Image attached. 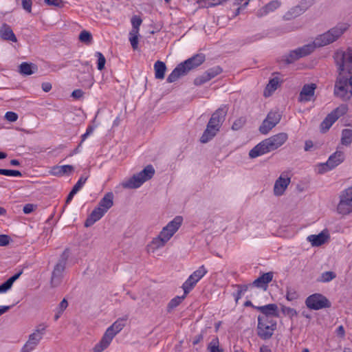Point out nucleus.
I'll list each match as a JSON object with an SVG mask.
<instances>
[{
    "instance_id": "obj_1",
    "label": "nucleus",
    "mask_w": 352,
    "mask_h": 352,
    "mask_svg": "<svg viewBox=\"0 0 352 352\" xmlns=\"http://www.w3.org/2000/svg\"><path fill=\"white\" fill-rule=\"evenodd\" d=\"M334 59L339 74L333 93L342 100H348L352 97V48L336 52Z\"/></svg>"
},
{
    "instance_id": "obj_2",
    "label": "nucleus",
    "mask_w": 352,
    "mask_h": 352,
    "mask_svg": "<svg viewBox=\"0 0 352 352\" xmlns=\"http://www.w3.org/2000/svg\"><path fill=\"white\" fill-rule=\"evenodd\" d=\"M350 25L347 22H339L327 32L317 36L314 42L308 43L285 56V61L292 63L298 59L310 54L316 47H324L337 41L349 30Z\"/></svg>"
},
{
    "instance_id": "obj_3",
    "label": "nucleus",
    "mask_w": 352,
    "mask_h": 352,
    "mask_svg": "<svg viewBox=\"0 0 352 352\" xmlns=\"http://www.w3.org/2000/svg\"><path fill=\"white\" fill-rule=\"evenodd\" d=\"M350 25L347 22H339L327 32L317 36L314 42L308 43L285 56V61L292 63L298 59L310 54L316 47H324L337 41L349 30Z\"/></svg>"
},
{
    "instance_id": "obj_4",
    "label": "nucleus",
    "mask_w": 352,
    "mask_h": 352,
    "mask_svg": "<svg viewBox=\"0 0 352 352\" xmlns=\"http://www.w3.org/2000/svg\"><path fill=\"white\" fill-rule=\"evenodd\" d=\"M288 140V134L284 132L274 135L256 144L249 152V157L256 158L283 146Z\"/></svg>"
},
{
    "instance_id": "obj_5",
    "label": "nucleus",
    "mask_w": 352,
    "mask_h": 352,
    "mask_svg": "<svg viewBox=\"0 0 352 352\" xmlns=\"http://www.w3.org/2000/svg\"><path fill=\"white\" fill-rule=\"evenodd\" d=\"M126 318H120L107 328L100 341L93 348V352H102L109 347L113 338L126 324Z\"/></svg>"
},
{
    "instance_id": "obj_6",
    "label": "nucleus",
    "mask_w": 352,
    "mask_h": 352,
    "mask_svg": "<svg viewBox=\"0 0 352 352\" xmlns=\"http://www.w3.org/2000/svg\"><path fill=\"white\" fill-rule=\"evenodd\" d=\"M113 194L111 192L106 193L99 201L98 206L91 212L87 219L85 226L89 227L94 225L96 221L100 220L104 214L113 205Z\"/></svg>"
},
{
    "instance_id": "obj_7",
    "label": "nucleus",
    "mask_w": 352,
    "mask_h": 352,
    "mask_svg": "<svg viewBox=\"0 0 352 352\" xmlns=\"http://www.w3.org/2000/svg\"><path fill=\"white\" fill-rule=\"evenodd\" d=\"M47 327L45 322L36 325L32 333L28 336V340L21 349L20 352H32L35 350L43 338Z\"/></svg>"
},
{
    "instance_id": "obj_8",
    "label": "nucleus",
    "mask_w": 352,
    "mask_h": 352,
    "mask_svg": "<svg viewBox=\"0 0 352 352\" xmlns=\"http://www.w3.org/2000/svg\"><path fill=\"white\" fill-rule=\"evenodd\" d=\"M155 173V169L151 165L145 167L140 173L135 174L133 177L122 183L124 188H138L145 182L152 178Z\"/></svg>"
},
{
    "instance_id": "obj_9",
    "label": "nucleus",
    "mask_w": 352,
    "mask_h": 352,
    "mask_svg": "<svg viewBox=\"0 0 352 352\" xmlns=\"http://www.w3.org/2000/svg\"><path fill=\"white\" fill-rule=\"evenodd\" d=\"M276 320H268L265 318H258L257 334L262 340H268L274 334L276 329Z\"/></svg>"
},
{
    "instance_id": "obj_10",
    "label": "nucleus",
    "mask_w": 352,
    "mask_h": 352,
    "mask_svg": "<svg viewBox=\"0 0 352 352\" xmlns=\"http://www.w3.org/2000/svg\"><path fill=\"white\" fill-rule=\"evenodd\" d=\"M208 270L204 265L200 266L187 280L183 283L182 289L185 294H188L197 285V283L207 274Z\"/></svg>"
},
{
    "instance_id": "obj_11",
    "label": "nucleus",
    "mask_w": 352,
    "mask_h": 352,
    "mask_svg": "<svg viewBox=\"0 0 352 352\" xmlns=\"http://www.w3.org/2000/svg\"><path fill=\"white\" fill-rule=\"evenodd\" d=\"M347 111V107L344 104L340 105L333 111L329 113L320 124L321 130L324 132L329 129L333 124Z\"/></svg>"
},
{
    "instance_id": "obj_12",
    "label": "nucleus",
    "mask_w": 352,
    "mask_h": 352,
    "mask_svg": "<svg viewBox=\"0 0 352 352\" xmlns=\"http://www.w3.org/2000/svg\"><path fill=\"white\" fill-rule=\"evenodd\" d=\"M345 155L343 151H336L331 155L325 164L320 165L318 173L322 174L327 171L333 169L344 162Z\"/></svg>"
},
{
    "instance_id": "obj_13",
    "label": "nucleus",
    "mask_w": 352,
    "mask_h": 352,
    "mask_svg": "<svg viewBox=\"0 0 352 352\" xmlns=\"http://www.w3.org/2000/svg\"><path fill=\"white\" fill-rule=\"evenodd\" d=\"M182 222L183 218L181 216L175 217L172 221H170L166 226L162 228L160 232V234L168 242L179 230L182 224Z\"/></svg>"
},
{
    "instance_id": "obj_14",
    "label": "nucleus",
    "mask_w": 352,
    "mask_h": 352,
    "mask_svg": "<svg viewBox=\"0 0 352 352\" xmlns=\"http://www.w3.org/2000/svg\"><path fill=\"white\" fill-rule=\"evenodd\" d=\"M305 304L311 309L318 310L330 307L328 299L320 294L309 296L305 300Z\"/></svg>"
},
{
    "instance_id": "obj_15",
    "label": "nucleus",
    "mask_w": 352,
    "mask_h": 352,
    "mask_svg": "<svg viewBox=\"0 0 352 352\" xmlns=\"http://www.w3.org/2000/svg\"><path fill=\"white\" fill-rule=\"evenodd\" d=\"M67 256L63 254L61 259L55 265L51 278V285L53 287H57L61 282L63 272L65 269Z\"/></svg>"
},
{
    "instance_id": "obj_16",
    "label": "nucleus",
    "mask_w": 352,
    "mask_h": 352,
    "mask_svg": "<svg viewBox=\"0 0 352 352\" xmlns=\"http://www.w3.org/2000/svg\"><path fill=\"white\" fill-rule=\"evenodd\" d=\"M280 120V115L274 111H270L266 118L263 120L259 127V131L262 134H267L272 130Z\"/></svg>"
},
{
    "instance_id": "obj_17",
    "label": "nucleus",
    "mask_w": 352,
    "mask_h": 352,
    "mask_svg": "<svg viewBox=\"0 0 352 352\" xmlns=\"http://www.w3.org/2000/svg\"><path fill=\"white\" fill-rule=\"evenodd\" d=\"M254 308L261 311V314L258 318H265L268 320H275L278 317V308L276 304H268L264 306H255Z\"/></svg>"
},
{
    "instance_id": "obj_18",
    "label": "nucleus",
    "mask_w": 352,
    "mask_h": 352,
    "mask_svg": "<svg viewBox=\"0 0 352 352\" xmlns=\"http://www.w3.org/2000/svg\"><path fill=\"white\" fill-rule=\"evenodd\" d=\"M222 72V69L219 66H214L212 68L208 69L203 74L197 77L194 83L195 85H201L206 82L214 78Z\"/></svg>"
},
{
    "instance_id": "obj_19",
    "label": "nucleus",
    "mask_w": 352,
    "mask_h": 352,
    "mask_svg": "<svg viewBox=\"0 0 352 352\" xmlns=\"http://www.w3.org/2000/svg\"><path fill=\"white\" fill-rule=\"evenodd\" d=\"M316 87L317 86L315 83L305 85L299 94L298 101L305 103L312 100Z\"/></svg>"
},
{
    "instance_id": "obj_20",
    "label": "nucleus",
    "mask_w": 352,
    "mask_h": 352,
    "mask_svg": "<svg viewBox=\"0 0 352 352\" xmlns=\"http://www.w3.org/2000/svg\"><path fill=\"white\" fill-rule=\"evenodd\" d=\"M227 114L226 107L219 108L211 116L208 124L213 125L220 130V128L225 120Z\"/></svg>"
},
{
    "instance_id": "obj_21",
    "label": "nucleus",
    "mask_w": 352,
    "mask_h": 352,
    "mask_svg": "<svg viewBox=\"0 0 352 352\" xmlns=\"http://www.w3.org/2000/svg\"><path fill=\"white\" fill-rule=\"evenodd\" d=\"M330 238L329 233L327 230H324L318 234H311L307 236V240L313 247H318L329 241Z\"/></svg>"
},
{
    "instance_id": "obj_22",
    "label": "nucleus",
    "mask_w": 352,
    "mask_h": 352,
    "mask_svg": "<svg viewBox=\"0 0 352 352\" xmlns=\"http://www.w3.org/2000/svg\"><path fill=\"white\" fill-rule=\"evenodd\" d=\"M290 183V178L285 174H281L276 179L274 186V192L276 196L282 195Z\"/></svg>"
},
{
    "instance_id": "obj_23",
    "label": "nucleus",
    "mask_w": 352,
    "mask_h": 352,
    "mask_svg": "<svg viewBox=\"0 0 352 352\" xmlns=\"http://www.w3.org/2000/svg\"><path fill=\"white\" fill-rule=\"evenodd\" d=\"M205 60V56L203 54H198L190 58L185 60L182 64L184 65V68L186 69L188 72L191 69L199 66L201 65Z\"/></svg>"
},
{
    "instance_id": "obj_24",
    "label": "nucleus",
    "mask_w": 352,
    "mask_h": 352,
    "mask_svg": "<svg viewBox=\"0 0 352 352\" xmlns=\"http://www.w3.org/2000/svg\"><path fill=\"white\" fill-rule=\"evenodd\" d=\"M74 166L72 165L54 166L50 170V173L54 176H63L69 175L74 171Z\"/></svg>"
},
{
    "instance_id": "obj_25",
    "label": "nucleus",
    "mask_w": 352,
    "mask_h": 352,
    "mask_svg": "<svg viewBox=\"0 0 352 352\" xmlns=\"http://www.w3.org/2000/svg\"><path fill=\"white\" fill-rule=\"evenodd\" d=\"M166 243L167 241L159 234V235L153 238L151 243L147 245V250L148 252L154 253L157 250L163 248Z\"/></svg>"
},
{
    "instance_id": "obj_26",
    "label": "nucleus",
    "mask_w": 352,
    "mask_h": 352,
    "mask_svg": "<svg viewBox=\"0 0 352 352\" xmlns=\"http://www.w3.org/2000/svg\"><path fill=\"white\" fill-rule=\"evenodd\" d=\"M188 71L184 68V65L180 63L179 64L170 74L167 78V82L169 83L175 82L179 78L186 75Z\"/></svg>"
},
{
    "instance_id": "obj_27",
    "label": "nucleus",
    "mask_w": 352,
    "mask_h": 352,
    "mask_svg": "<svg viewBox=\"0 0 352 352\" xmlns=\"http://www.w3.org/2000/svg\"><path fill=\"white\" fill-rule=\"evenodd\" d=\"M273 278L272 272H267L259 276L258 278L254 280L252 285L255 287L264 288L266 289L267 284L272 281Z\"/></svg>"
},
{
    "instance_id": "obj_28",
    "label": "nucleus",
    "mask_w": 352,
    "mask_h": 352,
    "mask_svg": "<svg viewBox=\"0 0 352 352\" xmlns=\"http://www.w3.org/2000/svg\"><path fill=\"white\" fill-rule=\"evenodd\" d=\"M219 131V129L213 125L208 124L206 130L200 138L201 142L204 144L208 142L217 135Z\"/></svg>"
},
{
    "instance_id": "obj_29",
    "label": "nucleus",
    "mask_w": 352,
    "mask_h": 352,
    "mask_svg": "<svg viewBox=\"0 0 352 352\" xmlns=\"http://www.w3.org/2000/svg\"><path fill=\"white\" fill-rule=\"evenodd\" d=\"M0 36L3 40L16 42L17 38L11 28L6 23L3 24L0 28Z\"/></svg>"
},
{
    "instance_id": "obj_30",
    "label": "nucleus",
    "mask_w": 352,
    "mask_h": 352,
    "mask_svg": "<svg viewBox=\"0 0 352 352\" xmlns=\"http://www.w3.org/2000/svg\"><path fill=\"white\" fill-rule=\"evenodd\" d=\"M337 211L342 215L349 214L352 212V202L340 197V202L337 207Z\"/></svg>"
},
{
    "instance_id": "obj_31",
    "label": "nucleus",
    "mask_w": 352,
    "mask_h": 352,
    "mask_svg": "<svg viewBox=\"0 0 352 352\" xmlns=\"http://www.w3.org/2000/svg\"><path fill=\"white\" fill-rule=\"evenodd\" d=\"M280 6V1L277 0H274L270 1L268 4H267L264 8H263L259 13L257 14L259 16H263L264 15L267 14L270 12H273L276 10Z\"/></svg>"
},
{
    "instance_id": "obj_32",
    "label": "nucleus",
    "mask_w": 352,
    "mask_h": 352,
    "mask_svg": "<svg viewBox=\"0 0 352 352\" xmlns=\"http://www.w3.org/2000/svg\"><path fill=\"white\" fill-rule=\"evenodd\" d=\"M155 77L157 79H163L164 78L166 66L162 61L157 60L154 64Z\"/></svg>"
},
{
    "instance_id": "obj_33",
    "label": "nucleus",
    "mask_w": 352,
    "mask_h": 352,
    "mask_svg": "<svg viewBox=\"0 0 352 352\" xmlns=\"http://www.w3.org/2000/svg\"><path fill=\"white\" fill-rule=\"evenodd\" d=\"M22 271L14 274L10 278H8L5 283L0 285V294L7 292L12 286L15 280H16L21 275Z\"/></svg>"
},
{
    "instance_id": "obj_34",
    "label": "nucleus",
    "mask_w": 352,
    "mask_h": 352,
    "mask_svg": "<svg viewBox=\"0 0 352 352\" xmlns=\"http://www.w3.org/2000/svg\"><path fill=\"white\" fill-rule=\"evenodd\" d=\"M278 82L279 81L277 78L271 79L264 91V96L265 97L271 96L272 94L277 89Z\"/></svg>"
},
{
    "instance_id": "obj_35",
    "label": "nucleus",
    "mask_w": 352,
    "mask_h": 352,
    "mask_svg": "<svg viewBox=\"0 0 352 352\" xmlns=\"http://www.w3.org/2000/svg\"><path fill=\"white\" fill-rule=\"evenodd\" d=\"M20 72L24 75H31L34 74L36 69L37 67L34 64H29L28 63H23L21 64L20 67Z\"/></svg>"
},
{
    "instance_id": "obj_36",
    "label": "nucleus",
    "mask_w": 352,
    "mask_h": 352,
    "mask_svg": "<svg viewBox=\"0 0 352 352\" xmlns=\"http://www.w3.org/2000/svg\"><path fill=\"white\" fill-rule=\"evenodd\" d=\"M352 142V129H345L342 131L341 144L349 146Z\"/></svg>"
},
{
    "instance_id": "obj_37",
    "label": "nucleus",
    "mask_w": 352,
    "mask_h": 352,
    "mask_svg": "<svg viewBox=\"0 0 352 352\" xmlns=\"http://www.w3.org/2000/svg\"><path fill=\"white\" fill-rule=\"evenodd\" d=\"M209 352H223V349L219 346V341L217 337L213 338L208 345Z\"/></svg>"
},
{
    "instance_id": "obj_38",
    "label": "nucleus",
    "mask_w": 352,
    "mask_h": 352,
    "mask_svg": "<svg viewBox=\"0 0 352 352\" xmlns=\"http://www.w3.org/2000/svg\"><path fill=\"white\" fill-rule=\"evenodd\" d=\"M186 295L184 294L182 296H176L170 300V301L168 304V311H172L173 309L177 307L180 303L182 302V300L185 298Z\"/></svg>"
},
{
    "instance_id": "obj_39",
    "label": "nucleus",
    "mask_w": 352,
    "mask_h": 352,
    "mask_svg": "<svg viewBox=\"0 0 352 352\" xmlns=\"http://www.w3.org/2000/svg\"><path fill=\"white\" fill-rule=\"evenodd\" d=\"M336 277V274L331 271L323 272L319 279V281L322 283H328L333 280Z\"/></svg>"
},
{
    "instance_id": "obj_40",
    "label": "nucleus",
    "mask_w": 352,
    "mask_h": 352,
    "mask_svg": "<svg viewBox=\"0 0 352 352\" xmlns=\"http://www.w3.org/2000/svg\"><path fill=\"white\" fill-rule=\"evenodd\" d=\"M79 40L85 44H90L92 41V35L88 31L82 30L79 35Z\"/></svg>"
},
{
    "instance_id": "obj_41",
    "label": "nucleus",
    "mask_w": 352,
    "mask_h": 352,
    "mask_svg": "<svg viewBox=\"0 0 352 352\" xmlns=\"http://www.w3.org/2000/svg\"><path fill=\"white\" fill-rule=\"evenodd\" d=\"M281 311L285 316L291 318L297 316V311L294 309L284 305H281Z\"/></svg>"
},
{
    "instance_id": "obj_42",
    "label": "nucleus",
    "mask_w": 352,
    "mask_h": 352,
    "mask_svg": "<svg viewBox=\"0 0 352 352\" xmlns=\"http://www.w3.org/2000/svg\"><path fill=\"white\" fill-rule=\"evenodd\" d=\"M96 57L98 58V69L102 70L106 63V59L101 52H97L95 54Z\"/></svg>"
},
{
    "instance_id": "obj_43",
    "label": "nucleus",
    "mask_w": 352,
    "mask_h": 352,
    "mask_svg": "<svg viewBox=\"0 0 352 352\" xmlns=\"http://www.w3.org/2000/svg\"><path fill=\"white\" fill-rule=\"evenodd\" d=\"M0 175L11 176V177H21L22 175L21 173L19 170L1 169V168H0Z\"/></svg>"
},
{
    "instance_id": "obj_44",
    "label": "nucleus",
    "mask_w": 352,
    "mask_h": 352,
    "mask_svg": "<svg viewBox=\"0 0 352 352\" xmlns=\"http://www.w3.org/2000/svg\"><path fill=\"white\" fill-rule=\"evenodd\" d=\"M298 298V294L296 291L291 287L287 288L286 299L289 301H292Z\"/></svg>"
},
{
    "instance_id": "obj_45",
    "label": "nucleus",
    "mask_w": 352,
    "mask_h": 352,
    "mask_svg": "<svg viewBox=\"0 0 352 352\" xmlns=\"http://www.w3.org/2000/svg\"><path fill=\"white\" fill-rule=\"evenodd\" d=\"M245 123V119L244 118H239L234 122L232 129L235 131L239 130L243 127Z\"/></svg>"
},
{
    "instance_id": "obj_46",
    "label": "nucleus",
    "mask_w": 352,
    "mask_h": 352,
    "mask_svg": "<svg viewBox=\"0 0 352 352\" xmlns=\"http://www.w3.org/2000/svg\"><path fill=\"white\" fill-rule=\"evenodd\" d=\"M87 179V177L82 176L76 182V184L74 186L72 190H74L76 192H78L85 184Z\"/></svg>"
},
{
    "instance_id": "obj_47",
    "label": "nucleus",
    "mask_w": 352,
    "mask_h": 352,
    "mask_svg": "<svg viewBox=\"0 0 352 352\" xmlns=\"http://www.w3.org/2000/svg\"><path fill=\"white\" fill-rule=\"evenodd\" d=\"M340 197L352 202V186L344 190L340 195Z\"/></svg>"
},
{
    "instance_id": "obj_48",
    "label": "nucleus",
    "mask_w": 352,
    "mask_h": 352,
    "mask_svg": "<svg viewBox=\"0 0 352 352\" xmlns=\"http://www.w3.org/2000/svg\"><path fill=\"white\" fill-rule=\"evenodd\" d=\"M18 115L13 111H8L5 114V118L11 122H14L17 120L18 119Z\"/></svg>"
},
{
    "instance_id": "obj_49",
    "label": "nucleus",
    "mask_w": 352,
    "mask_h": 352,
    "mask_svg": "<svg viewBox=\"0 0 352 352\" xmlns=\"http://www.w3.org/2000/svg\"><path fill=\"white\" fill-rule=\"evenodd\" d=\"M48 6H52L58 8H62L64 5L62 0H43Z\"/></svg>"
},
{
    "instance_id": "obj_50",
    "label": "nucleus",
    "mask_w": 352,
    "mask_h": 352,
    "mask_svg": "<svg viewBox=\"0 0 352 352\" xmlns=\"http://www.w3.org/2000/svg\"><path fill=\"white\" fill-rule=\"evenodd\" d=\"M295 10H296V13H286L285 15V18L286 19H291L292 18L300 15L302 12V10L299 6H296Z\"/></svg>"
},
{
    "instance_id": "obj_51",
    "label": "nucleus",
    "mask_w": 352,
    "mask_h": 352,
    "mask_svg": "<svg viewBox=\"0 0 352 352\" xmlns=\"http://www.w3.org/2000/svg\"><path fill=\"white\" fill-rule=\"evenodd\" d=\"M142 22V21L140 17H138L137 16H133L131 19L132 28L139 29Z\"/></svg>"
},
{
    "instance_id": "obj_52",
    "label": "nucleus",
    "mask_w": 352,
    "mask_h": 352,
    "mask_svg": "<svg viewBox=\"0 0 352 352\" xmlns=\"http://www.w3.org/2000/svg\"><path fill=\"white\" fill-rule=\"evenodd\" d=\"M32 0H22L23 8L29 13L32 12Z\"/></svg>"
},
{
    "instance_id": "obj_53",
    "label": "nucleus",
    "mask_w": 352,
    "mask_h": 352,
    "mask_svg": "<svg viewBox=\"0 0 352 352\" xmlns=\"http://www.w3.org/2000/svg\"><path fill=\"white\" fill-rule=\"evenodd\" d=\"M10 243V237L6 234L0 235V246H6Z\"/></svg>"
},
{
    "instance_id": "obj_54",
    "label": "nucleus",
    "mask_w": 352,
    "mask_h": 352,
    "mask_svg": "<svg viewBox=\"0 0 352 352\" xmlns=\"http://www.w3.org/2000/svg\"><path fill=\"white\" fill-rule=\"evenodd\" d=\"M131 47L133 50H137L138 47V37L129 36V38Z\"/></svg>"
},
{
    "instance_id": "obj_55",
    "label": "nucleus",
    "mask_w": 352,
    "mask_h": 352,
    "mask_svg": "<svg viewBox=\"0 0 352 352\" xmlns=\"http://www.w3.org/2000/svg\"><path fill=\"white\" fill-rule=\"evenodd\" d=\"M34 208L35 206L28 204L24 206L23 211L25 214H30L34 210Z\"/></svg>"
},
{
    "instance_id": "obj_56",
    "label": "nucleus",
    "mask_w": 352,
    "mask_h": 352,
    "mask_svg": "<svg viewBox=\"0 0 352 352\" xmlns=\"http://www.w3.org/2000/svg\"><path fill=\"white\" fill-rule=\"evenodd\" d=\"M83 96V91L81 89H75L72 93V96L74 98L79 99Z\"/></svg>"
},
{
    "instance_id": "obj_57",
    "label": "nucleus",
    "mask_w": 352,
    "mask_h": 352,
    "mask_svg": "<svg viewBox=\"0 0 352 352\" xmlns=\"http://www.w3.org/2000/svg\"><path fill=\"white\" fill-rule=\"evenodd\" d=\"M68 305L67 301L63 299L59 304V314H62Z\"/></svg>"
},
{
    "instance_id": "obj_58",
    "label": "nucleus",
    "mask_w": 352,
    "mask_h": 352,
    "mask_svg": "<svg viewBox=\"0 0 352 352\" xmlns=\"http://www.w3.org/2000/svg\"><path fill=\"white\" fill-rule=\"evenodd\" d=\"M41 87L43 91L49 92L52 89V84L48 82H43L41 85Z\"/></svg>"
},
{
    "instance_id": "obj_59",
    "label": "nucleus",
    "mask_w": 352,
    "mask_h": 352,
    "mask_svg": "<svg viewBox=\"0 0 352 352\" xmlns=\"http://www.w3.org/2000/svg\"><path fill=\"white\" fill-rule=\"evenodd\" d=\"M129 36L139 37V29L132 28L129 32Z\"/></svg>"
},
{
    "instance_id": "obj_60",
    "label": "nucleus",
    "mask_w": 352,
    "mask_h": 352,
    "mask_svg": "<svg viewBox=\"0 0 352 352\" xmlns=\"http://www.w3.org/2000/svg\"><path fill=\"white\" fill-rule=\"evenodd\" d=\"M314 146V144L311 141L308 140L305 144V151H308Z\"/></svg>"
},
{
    "instance_id": "obj_61",
    "label": "nucleus",
    "mask_w": 352,
    "mask_h": 352,
    "mask_svg": "<svg viewBox=\"0 0 352 352\" xmlns=\"http://www.w3.org/2000/svg\"><path fill=\"white\" fill-rule=\"evenodd\" d=\"M76 193L74 190H72L67 197L66 204H69Z\"/></svg>"
},
{
    "instance_id": "obj_62",
    "label": "nucleus",
    "mask_w": 352,
    "mask_h": 352,
    "mask_svg": "<svg viewBox=\"0 0 352 352\" xmlns=\"http://www.w3.org/2000/svg\"><path fill=\"white\" fill-rule=\"evenodd\" d=\"M10 309V306H0V316L7 312Z\"/></svg>"
},
{
    "instance_id": "obj_63",
    "label": "nucleus",
    "mask_w": 352,
    "mask_h": 352,
    "mask_svg": "<svg viewBox=\"0 0 352 352\" xmlns=\"http://www.w3.org/2000/svg\"><path fill=\"white\" fill-rule=\"evenodd\" d=\"M236 287H238V290L241 291L243 294L248 289V285H238Z\"/></svg>"
},
{
    "instance_id": "obj_64",
    "label": "nucleus",
    "mask_w": 352,
    "mask_h": 352,
    "mask_svg": "<svg viewBox=\"0 0 352 352\" xmlns=\"http://www.w3.org/2000/svg\"><path fill=\"white\" fill-rule=\"evenodd\" d=\"M202 340H203V336L202 335H198V336H197L195 338L192 343H193L194 345L197 344Z\"/></svg>"
}]
</instances>
